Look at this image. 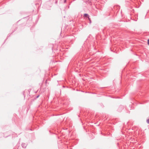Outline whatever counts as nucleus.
<instances>
[{
	"label": "nucleus",
	"instance_id": "7ed1b4c3",
	"mask_svg": "<svg viewBox=\"0 0 149 149\" xmlns=\"http://www.w3.org/2000/svg\"><path fill=\"white\" fill-rule=\"evenodd\" d=\"M146 121L147 123L149 124V118Z\"/></svg>",
	"mask_w": 149,
	"mask_h": 149
},
{
	"label": "nucleus",
	"instance_id": "0eeeda50",
	"mask_svg": "<svg viewBox=\"0 0 149 149\" xmlns=\"http://www.w3.org/2000/svg\"><path fill=\"white\" fill-rule=\"evenodd\" d=\"M70 149H72V148H70Z\"/></svg>",
	"mask_w": 149,
	"mask_h": 149
},
{
	"label": "nucleus",
	"instance_id": "f257e3e1",
	"mask_svg": "<svg viewBox=\"0 0 149 149\" xmlns=\"http://www.w3.org/2000/svg\"><path fill=\"white\" fill-rule=\"evenodd\" d=\"M85 18H86V19L87 20H89V23L90 24L91 23V20L90 18H89V15L86 14H84V19Z\"/></svg>",
	"mask_w": 149,
	"mask_h": 149
},
{
	"label": "nucleus",
	"instance_id": "20e7f679",
	"mask_svg": "<svg viewBox=\"0 0 149 149\" xmlns=\"http://www.w3.org/2000/svg\"><path fill=\"white\" fill-rule=\"evenodd\" d=\"M148 45H149V39L148 40Z\"/></svg>",
	"mask_w": 149,
	"mask_h": 149
},
{
	"label": "nucleus",
	"instance_id": "423d86ee",
	"mask_svg": "<svg viewBox=\"0 0 149 149\" xmlns=\"http://www.w3.org/2000/svg\"><path fill=\"white\" fill-rule=\"evenodd\" d=\"M40 95H38L36 97V98H38L39 97V96Z\"/></svg>",
	"mask_w": 149,
	"mask_h": 149
},
{
	"label": "nucleus",
	"instance_id": "39448f33",
	"mask_svg": "<svg viewBox=\"0 0 149 149\" xmlns=\"http://www.w3.org/2000/svg\"><path fill=\"white\" fill-rule=\"evenodd\" d=\"M66 1V0H64V3H65Z\"/></svg>",
	"mask_w": 149,
	"mask_h": 149
},
{
	"label": "nucleus",
	"instance_id": "f03ea898",
	"mask_svg": "<svg viewBox=\"0 0 149 149\" xmlns=\"http://www.w3.org/2000/svg\"><path fill=\"white\" fill-rule=\"evenodd\" d=\"M22 147L24 148H25L26 147V145L25 143H22Z\"/></svg>",
	"mask_w": 149,
	"mask_h": 149
}]
</instances>
